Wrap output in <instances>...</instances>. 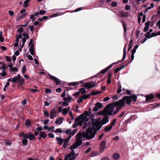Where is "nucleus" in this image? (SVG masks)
<instances>
[{
  "instance_id": "1",
  "label": "nucleus",
  "mask_w": 160,
  "mask_h": 160,
  "mask_svg": "<svg viewBox=\"0 0 160 160\" xmlns=\"http://www.w3.org/2000/svg\"><path fill=\"white\" fill-rule=\"evenodd\" d=\"M90 117L89 112H87L81 115L75 119V123L77 125L81 126L83 124V128L84 129L87 128V129L85 132L82 133L80 131L76 135V141L70 147V149L71 150L75 149L81 145L82 143V139L83 137L88 139H91L94 138L96 132L90 128L91 126V124L90 122H86L88 121Z\"/></svg>"
},
{
  "instance_id": "2",
  "label": "nucleus",
  "mask_w": 160,
  "mask_h": 160,
  "mask_svg": "<svg viewBox=\"0 0 160 160\" xmlns=\"http://www.w3.org/2000/svg\"><path fill=\"white\" fill-rule=\"evenodd\" d=\"M106 114L111 116L116 114L121 109L120 107L115 104V102L108 105L105 108Z\"/></svg>"
},
{
  "instance_id": "3",
  "label": "nucleus",
  "mask_w": 160,
  "mask_h": 160,
  "mask_svg": "<svg viewBox=\"0 0 160 160\" xmlns=\"http://www.w3.org/2000/svg\"><path fill=\"white\" fill-rule=\"evenodd\" d=\"M130 103V96H125L122 99L115 102V104L118 105L119 107H123L126 104H129Z\"/></svg>"
},
{
  "instance_id": "4",
  "label": "nucleus",
  "mask_w": 160,
  "mask_h": 160,
  "mask_svg": "<svg viewBox=\"0 0 160 160\" xmlns=\"http://www.w3.org/2000/svg\"><path fill=\"white\" fill-rule=\"evenodd\" d=\"M91 125L92 124V129L94 131H97L99 130L102 126V124L101 122L99 121H96L93 123L91 122Z\"/></svg>"
},
{
  "instance_id": "5",
  "label": "nucleus",
  "mask_w": 160,
  "mask_h": 160,
  "mask_svg": "<svg viewBox=\"0 0 160 160\" xmlns=\"http://www.w3.org/2000/svg\"><path fill=\"white\" fill-rule=\"evenodd\" d=\"M75 152L73 150L71 151L70 153L65 155L64 160H74Z\"/></svg>"
},
{
  "instance_id": "6",
  "label": "nucleus",
  "mask_w": 160,
  "mask_h": 160,
  "mask_svg": "<svg viewBox=\"0 0 160 160\" xmlns=\"http://www.w3.org/2000/svg\"><path fill=\"white\" fill-rule=\"evenodd\" d=\"M75 132H72L70 136H69L68 138L64 140L63 144V147L64 148H66L68 146V142L70 141L71 137L74 135V133Z\"/></svg>"
},
{
  "instance_id": "7",
  "label": "nucleus",
  "mask_w": 160,
  "mask_h": 160,
  "mask_svg": "<svg viewBox=\"0 0 160 160\" xmlns=\"http://www.w3.org/2000/svg\"><path fill=\"white\" fill-rule=\"evenodd\" d=\"M84 86L88 88H91L95 87L96 84L95 82H90L84 83Z\"/></svg>"
},
{
  "instance_id": "8",
  "label": "nucleus",
  "mask_w": 160,
  "mask_h": 160,
  "mask_svg": "<svg viewBox=\"0 0 160 160\" xmlns=\"http://www.w3.org/2000/svg\"><path fill=\"white\" fill-rule=\"evenodd\" d=\"M48 76H49L51 80H53L55 82L56 84L57 85H58L60 84L61 82L60 80L57 78L50 74H48Z\"/></svg>"
},
{
  "instance_id": "9",
  "label": "nucleus",
  "mask_w": 160,
  "mask_h": 160,
  "mask_svg": "<svg viewBox=\"0 0 160 160\" xmlns=\"http://www.w3.org/2000/svg\"><path fill=\"white\" fill-rule=\"evenodd\" d=\"M57 115V113L55 109L53 108L50 111V119H53L54 118L56 117Z\"/></svg>"
},
{
  "instance_id": "10",
  "label": "nucleus",
  "mask_w": 160,
  "mask_h": 160,
  "mask_svg": "<svg viewBox=\"0 0 160 160\" xmlns=\"http://www.w3.org/2000/svg\"><path fill=\"white\" fill-rule=\"evenodd\" d=\"M102 106V103L99 102H97L95 105V107L93 108V111L94 112H97L99 109L101 108Z\"/></svg>"
},
{
  "instance_id": "11",
  "label": "nucleus",
  "mask_w": 160,
  "mask_h": 160,
  "mask_svg": "<svg viewBox=\"0 0 160 160\" xmlns=\"http://www.w3.org/2000/svg\"><path fill=\"white\" fill-rule=\"evenodd\" d=\"M117 15L118 16H120L122 18H127L128 17L129 15V13H128V12L119 11L118 12Z\"/></svg>"
},
{
  "instance_id": "12",
  "label": "nucleus",
  "mask_w": 160,
  "mask_h": 160,
  "mask_svg": "<svg viewBox=\"0 0 160 160\" xmlns=\"http://www.w3.org/2000/svg\"><path fill=\"white\" fill-rule=\"evenodd\" d=\"M106 146V142L104 141H102L99 147V150L101 152H102L104 150Z\"/></svg>"
},
{
  "instance_id": "13",
  "label": "nucleus",
  "mask_w": 160,
  "mask_h": 160,
  "mask_svg": "<svg viewBox=\"0 0 160 160\" xmlns=\"http://www.w3.org/2000/svg\"><path fill=\"white\" fill-rule=\"evenodd\" d=\"M22 35L24 37L22 39V44L21 46V48L23 46L24 43L26 42V39H28L29 37V36L25 33H23Z\"/></svg>"
},
{
  "instance_id": "14",
  "label": "nucleus",
  "mask_w": 160,
  "mask_h": 160,
  "mask_svg": "<svg viewBox=\"0 0 160 160\" xmlns=\"http://www.w3.org/2000/svg\"><path fill=\"white\" fill-rule=\"evenodd\" d=\"M139 45H135L133 49H132V54L131 56V60H133L134 58V54L135 53L136 51V49L138 47Z\"/></svg>"
},
{
  "instance_id": "15",
  "label": "nucleus",
  "mask_w": 160,
  "mask_h": 160,
  "mask_svg": "<svg viewBox=\"0 0 160 160\" xmlns=\"http://www.w3.org/2000/svg\"><path fill=\"white\" fill-rule=\"evenodd\" d=\"M75 132V133H74V135L77 132V129H76L73 130L72 131L71 129H67L65 131H64V132L67 135H69V136H70L71 135V133L73 132Z\"/></svg>"
},
{
  "instance_id": "16",
  "label": "nucleus",
  "mask_w": 160,
  "mask_h": 160,
  "mask_svg": "<svg viewBox=\"0 0 160 160\" xmlns=\"http://www.w3.org/2000/svg\"><path fill=\"white\" fill-rule=\"evenodd\" d=\"M108 118V117L107 116H104L102 118L101 121L100 122L102 124V125L106 124L109 121Z\"/></svg>"
},
{
  "instance_id": "17",
  "label": "nucleus",
  "mask_w": 160,
  "mask_h": 160,
  "mask_svg": "<svg viewBox=\"0 0 160 160\" xmlns=\"http://www.w3.org/2000/svg\"><path fill=\"white\" fill-rule=\"evenodd\" d=\"M18 82L20 84L22 85L24 83V79L19 74H18Z\"/></svg>"
},
{
  "instance_id": "18",
  "label": "nucleus",
  "mask_w": 160,
  "mask_h": 160,
  "mask_svg": "<svg viewBox=\"0 0 160 160\" xmlns=\"http://www.w3.org/2000/svg\"><path fill=\"white\" fill-rule=\"evenodd\" d=\"M146 101L149 102V100H152L154 98V96L152 94H150L149 95H147L146 96Z\"/></svg>"
},
{
  "instance_id": "19",
  "label": "nucleus",
  "mask_w": 160,
  "mask_h": 160,
  "mask_svg": "<svg viewBox=\"0 0 160 160\" xmlns=\"http://www.w3.org/2000/svg\"><path fill=\"white\" fill-rule=\"evenodd\" d=\"M63 120V119L62 117H59L56 119L55 123L56 124L61 125L62 123Z\"/></svg>"
},
{
  "instance_id": "20",
  "label": "nucleus",
  "mask_w": 160,
  "mask_h": 160,
  "mask_svg": "<svg viewBox=\"0 0 160 160\" xmlns=\"http://www.w3.org/2000/svg\"><path fill=\"white\" fill-rule=\"evenodd\" d=\"M150 23L151 22L149 21L145 23V26L143 29L144 32H146L148 30L149 28V26Z\"/></svg>"
},
{
  "instance_id": "21",
  "label": "nucleus",
  "mask_w": 160,
  "mask_h": 160,
  "mask_svg": "<svg viewBox=\"0 0 160 160\" xmlns=\"http://www.w3.org/2000/svg\"><path fill=\"white\" fill-rule=\"evenodd\" d=\"M25 17V15H21L20 13H19L18 14L17 17H16V20L19 21L21 19H23Z\"/></svg>"
},
{
  "instance_id": "22",
  "label": "nucleus",
  "mask_w": 160,
  "mask_h": 160,
  "mask_svg": "<svg viewBox=\"0 0 160 160\" xmlns=\"http://www.w3.org/2000/svg\"><path fill=\"white\" fill-rule=\"evenodd\" d=\"M118 90H117L116 92L117 93H120L122 91V86L120 82H118Z\"/></svg>"
},
{
  "instance_id": "23",
  "label": "nucleus",
  "mask_w": 160,
  "mask_h": 160,
  "mask_svg": "<svg viewBox=\"0 0 160 160\" xmlns=\"http://www.w3.org/2000/svg\"><path fill=\"white\" fill-rule=\"evenodd\" d=\"M29 51L30 53L32 55H34L35 54L34 48L33 46H31L29 48Z\"/></svg>"
},
{
  "instance_id": "24",
  "label": "nucleus",
  "mask_w": 160,
  "mask_h": 160,
  "mask_svg": "<svg viewBox=\"0 0 160 160\" xmlns=\"http://www.w3.org/2000/svg\"><path fill=\"white\" fill-rule=\"evenodd\" d=\"M56 139L59 142L58 144L60 145H62L63 142L64 141V140L60 137H57Z\"/></svg>"
},
{
  "instance_id": "25",
  "label": "nucleus",
  "mask_w": 160,
  "mask_h": 160,
  "mask_svg": "<svg viewBox=\"0 0 160 160\" xmlns=\"http://www.w3.org/2000/svg\"><path fill=\"white\" fill-rule=\"evenodd\" d=\"M137 97L136 95H131V103L132 101H133L134 102L136 101Z\"/></svg>"
},
{
  "instance_id": "26",
  "label": "nucleus",
  "mask_w": 160,
  "mask_h": 160,
  "mask_svg": "<svg viewBox=\"0 0 160 160\" xmlns=\"http://www.w3.org/2000/svg\"><path fill=\"white\" fill-rule=\"evenodd\" d=\"M39 136L40 138H45L47 136L45 132H40L39 134Z\"/></svg>"
},
{
  "instance_id": "27",
  "label": "nucleus",
  "mask_w": 160,
  "mask_h": 160,
  "mask_svg": "<svg viewBox=\"0 0 160 160\" xmlns=\"http://www.w3.org/2000/svg\"><path fill=\"white\" fill-rule=\"evenodd\" d=\"M70 109V108L69 107H68L67 108H64L63 109L62 114L63 115H66L67 114L69 110Z\"/></svg>"
},
{
  "instance_id": "28",
  "label": "nucleus",
  "mask_w": 160,
  "mask_h": 160,
  "mask_svg": "<svg viewBox=\"0 0 160 160\" xmlns=\"http://www.w3.org/2000/svg\"><path fill=\"white\" fill-rule=\"evenodd\" d=\"M112 126H108L106 127L104 129V130L105 131V132H108V131H110L112 128Z\"/></svg>"
},
{
  "instance_id": "29",
  "label": "nucleus",
  "mask_w": 160,
  "mask_h": 160,
  "mask_svg": "<svg viewBox=\"0 0 160 160\" xmlns=\"http://www.w3.org/2000/svg\"><path fill=\"white\" fill-rule=\"evenodd\" d=\"M120 157L119 154L118 153H115L113 155V158L115 160H117Z\"/></svg>"
},
{
  "instance_id": "30",
  "label": "nucleus",
  "mask_w": 160,
  "mask_h": 160,
  "mask_svg": "<svg viewBox=\"0 0 160 160\" xmlns=\"http://www.w3.org/2000/svg\"><path fill=\"white\" fill-rule=\"evenodd\" d=\"M63 99L65 101L69 102L71 101L72 98L69 95H68L67 97H64Z\"/></svg>"
},
{
  "instance_id": "31",
  "label": "nucleus",
  "mask_w": 160,
  "mask_h": 160,
  "mask_svg": "<svg viewBox=\"0 0 160 160\" xmlns=\"http://www.w3.org/2000/svg\"><path fill=\"white\" fill-rule=\"evenodd\" d=\"M29 140L30 141L34 140L35 138V137L33 134L31 133H29Z\"/></svg>"
},
{
  "instance_id": "32",
  "label": "nucleus",
  "mask_w": 160,
  "mask_h": 160,
  "mask_svg": "<svg viewBox=\"0 0 160 160\" xmlns=\"http://www.w3.org/2000/svg\"><path fill=\"white\" fill-rule=\"evenodd\" d=\"M30 1V0H26L24 2L23 5V6L24 8H27L28 5V3Z\"/></svg>"
},
{
  "instance_id": "33",
  "label": "nucleus",
  "mask_w": 160,
  "mask_h": 160,
  "mask_svg": "<svg viewBox=\"0 0 160 160\" xmlns=\"http://www.w3.org/2000/svg\"><path fill=\"white\" fill-rule=\"evenodd\" d=\"M18 75L17 76L14 77L12 79L11 82L12 83L15 82L17 81L18 82Z\"/></svg>"
},
{
  "instance_id": "34",
  "label": "nucleus",
  "mask_w": 160,
  "mask_h": 160,
  "mask_svg": "<svg viewBox=\"0 0 160 160\" xmlns=\"http://www.w3.org/2000/svg\"><path fill=\"white\" fill-rule=\"evenodd\" d=\"M26 10L24 9H23L22 10H21L20 12V13L21 14V15H25V17L27 16V15L28 14V12H25Z\"/></svg>"
},
{
  "instance_id": "35",
  "label": "nucleus",
  "mask_w": 160,
  "mask_h": 160,
  "mask_svg": "<svg viewBox=\"0 0 160 160\" xmlns=\"http://www.w3.org/2000/svg\"><path fill=\"white\" fill-rule=\"evenodd\" d=\"M52 132H55V133L59 132V133H61L63 132L64 131L62 130L61 128H59L55 130V131H54V130Z\"/></svg>"
},
{
  "instance_id": "36",
  "label": "nucleus",
  "mask_w": 160,
  "mask_h": 160,
  "mask_svg": "<svg viewBox=\"0 0 160 160\" xmlns=\"http://www.w3.org/2000/svg\"><path fill=\"white\" fill-rule=\"evenodd\" d=\"M18 70V68L16 67H12L10 69H9V71L10 72H17Z\"/></svg>"
},
{
  "instance_id": "37",
  "label": "nucleus",
  "mask_w": 160,
  "mask_h": 160,
  "mask_svg": "<svg viewBox=\"0 0 160 160\" xmlns=\"http://www.w3.org/2000/svg\"><path fill=\"white\" fill-rule=\"evenodd\" d=\"M44 114L46 118H47L49 117L50 116V114L49 112L47 111H45L44 112Z\"/></svg>"
},
{
  "instance_id": "38",
  "label": "nucleus",
  "mask_w": 160,
  "mask_h": 160,
  "mask_svg": "<svg viewBox=\"0 0 160 160\" xmlns=\"http://www.w3.org/2000/svg\"><path fill=\"white\" fill-rule=\"evenodd\" d=\"M90 95L88 94L87 95H83L81 97L83 98V99H86L90 97Z\"/></svg>"
},
{
  "instance_id": "39",
  "label": "nucleus",
  "mask_w": 160,
  "mask_h": 160,
  "mask_svg": "<svg viewBox=\"0 0 160 160\" xmlns=\"http://www.w3.org/2000/svg\"><path fill=\"white\" fill-rule=\"evenodd\" d=\"M97 113L98 115H105V114H106V113L105 112V109L104 111H99Z\"/></svg>"
},
{
  "instance_id": "40",
  "label": "nucleus",
  "mask_w": 160,
  "mask_h": 160,
  "mask_svg": "<svg viewBox=\"0 0 160 160\" xmlns=\"http://www.w3.org/2000/svg\"><path fill=\"white\" fill-rule=\"evenodd\" d=\"M145 36L146 38H151V35H150V33L148 32H147L145 35Z\"/></svg>"
},
{
  "instance_id": "41",
  "label": "nucleus",
  "mask_w": 160,
  "mask_h": 160,
  "mask_svg": "<svg viewBox=\"0 0 160 160\" xmlns=\"http://www.w3.org/2000/svg\"><path fill=\"white\" fill-rule=\"evenodd\" d=\"M79 92H80L81 94H84L85 93L86 91L85 90L84 88H82L79 90Z\"/></svg>"
},
{
  "instance_id": "42",
  "label": "nucleus",
  "mask_w": 160,
  "mask_h": 160,
  "mask_svg": "<svg viewBox=\"0 0 160 160\" xmlns=\"http://www.w3.org/2000/svg\"><path fill=\"white\" fill-rule=\"evenodd\" d=\"M35 15L34 14H32L30 15V19H31L32 22H34L35 19Z\"/></svg>"
},
{
  "instance_id": "43",
  "label": "nucleus",
  "mask_w": 160,
  "mask_h": 160,
  "mask_svg": "<svg viewBox=\"0 0 160 160\" xmlns=\"http://www.w3.org/2000/svg\"><path fill=\"white\" fill-rule=\"evenodd\" d=\"M2 31L0 32V41L1 42H2L4 41V38L2 37Z\"/></svg>"
},
{
  "instance_id": "44",
  "label": "nucleus",
  "mask_w": 160,
  "mask_h": 160,
  "mask_svg": "<svg viewBox=\"0 0 160 160\" xmlns=\"http://www.w3.org/2000/svg\"><path fill=\"white\" fill-rule=\"evenodd\" d=\"M126 48L124 47L123 48V57L122 59V60H124V59L125 58L126 56Z\"/></svg>"
},
{
  "instance_id": "45",
  "label": "nucleus",
  "mask_w": 160,
  "mask_h": 160,
  "mask_svg": "<svg viewBox=\"0 0 160 160\" xmlns=\"http://www.w3.org/2000/svg\"><path fill=\"white\" fill-rule=\"evenodd\" d=\"M22 143L23 145H27L28 144V141L26 139H23L22 141Z\"/></svg>"
},
{
  "instance_id": "46",
  "label": "nucleus",
  "mask_w": 160,
  "mask_h": 160,
  "mask_svg": "<svg viewBox=\"0 0 160 160\" xmlns=\"http://www.w3.org/2000/svg\"><path fill=\"white\" fill-rule=\"evenodd\" d=\"M78 84V83L76 82H72L68 84V85L69 86H75L76 85H77Z\"/></svg>"
},
{
  "instance_id": "47",
  "label": "nucleus",
  "mask_w": 160,
  "mask_h": 160,
  "mask_svg": "<svg viewBox=\"0 0 160 160\" xmlns=\"http://www.w3.org/2000/svg\"><path fill=\"white\" fill-rule=\"evenodd\" d=\"M0 75H1L3 77L5 76L6 75V73L5 70H2V72L0 73Z\"/></svg>"
},
{
  "instance_id": "48",
  "label": "nucleus",
  "mask_w": 160,
  "mask_h": 160,
  "mask_svg": "<svg viewBox=\"0 0 160 160\" xmlns=\"http://www.w3.org/2000/svg\"><path fill=\"white\" fill-rule=\"evenodd\" d=\"M48 18V17L47 16H43L42 18H39L38 19V20H39L40 21H42L44 20H45L46 19H47Z\"/></svg>"
},
{
  "instance_id": "49",
  "label": "nucleus",
  "mask_w": 160,
  "mask_h": 160,
  "mask_svg": "<svg viewBox=\"0 0 160 160\" xmlns=\"http://www.w3.org/2000/svg\"><path fill=\"white\" fill-rule=\"evenodd\" d=\"M5 59L6 61L8 62H10L11 60V58L10 57L8 56H6L5 57Z\"/></svg>"
},
{
  "instance_id": "50",
  "label": "nucleus",
  "mask_w": 160,
  "mask_h": 160,
  "mask_svg": "<svg viewBox=\"0 0 160 160\" xmlns=\"http://www.w3.org/2000/svg\"><path fill=\"white\" fill-rule=\"evenodd\" d=\"M7 66L5 64L2 65L0 67V69H2L3 70H5Z\"/></svg>"
},
{
  "instance_id": "51",
  "label": "nucleus",
  "mask_w": 160,
  "mask_h": 160,
  "mask_svg": "<svg viewBox=\"0 0 160 160\" xmlns=\"http://www.w3.org/2000/svg\"><path fill=\"white\" fill-rule=\"evenodd\" d=\"M25 125L27 126H28L31 124V122L29 120H27L25 122Z\"/></svg>"
},
{
  "instance_id": "52",
  "label": "nucleus",
  "mask_w": 160,
  "mask_h": 160,
  "mask_svg": "<svg viewBox=\"0 0 160 160\" xmlns=\"http://www.w3.org/2000/svg\"><path fill=\"white\" fill-rule=\"evenodd\" d=\"M5 143L7 145H10L11 144V142L9 140H7L5 141Z\"/></svg>"
},
{
  "instance_id": "53",
  "label": "nucleus",
  "mask_w": 160,
  "mask_h": 160,
  "mask_svg": "<svg viewBox=\"0 0 160 160\" xmlns=\"http://www.w3.org/2000/svg\"><path fill=\"white\" fill-rule=\"evenodd\" d=\"M23 31V29L22 28H18L17 30V31L19 33H21Z\"/></svg>"
},
{
  "instance_id": "54",
  "label": "nucleus",
  "mask_w": 160,
  "mask_h": 160,
  "mask_svg": "<svg viewBox=\"0 0 160 160\" xmlns=\"http://www.w3.org/2000/svg\"><path fill=\"white\" fill-rule=\"evenodd\" d=\"M116 119H115V118L113 120L112 122L111 123V126H112H112L115 125V124L116 123Z\"/></svg>"
},
{
  "instance_id": "55",
  "label": "nucleus",
  "mask_w": 160,
  "mask_h": 160,
  "mask_svg": "<svg viewBox=\"0 0 160 160\" xmlns=\"http://www.w3.org/2000/svg\"><path fill=\"white\" fill-rule=\"evenodd\" d=\"M117 5V3L116 2H113L111 4V6L112 7H115Z\"/></svg>"
},
{
  "instance_id": "56",
  "label": "nucleus",
  "mask_w": 160,
  "mask_h": 160,
  "mask_svg": "<svg viewBox=\"0 0 160 160\" xmlns=\"http://www.w3.org/2000/svg\"><path fill=\"white\" fill-rule=\"evenodd\" d=\"M83 99V98H82V97H81L78 99L77 101V102L78 103H80L82 101Z\"/></svg>"
},
{
  "instance_id": "57",
  "label": "nucleus",
  "mask_w": 160,
  "mask_h": 160,
  "mask_svg": "<svg viewBox=\"0 0 160 160\" xmlns=\"http://www.w3.org/2000/svg\"><path fill=\"white\" fill-rule=\"evenodd\" d=\"M26 70V67L25 66H23L22 68V72L23 74L25 73V72Z\"/></svg>"
},
{
  "instance_id": "58",
  "label": "nucleus",
  "mask_w": 160,
  "mask_h": 160,
  "mask_svg": "<svg viewBox=\"0 0 160 160\" xmlns=\"http://www.w3.org/2000/svg\"><path fill=\"white\" fill-rule=\"evenodd\" d=\"M146 0H136V2L137 3L139 4L141 2H144Z\"/></svg>"
},
{
  "instance_id": "59",
  "label": "nucleus",
  "mask_w": 160,
  "mask_h": 160,
  "mask_svg": "<svg viewBox=\"0 0 160 160\" xmlns=\"http://www.w3.org/2000/svg\"><path fill=\"white\" fill-rule=\"evenodd\" d=\"M29 133L28 134L26 133L24 134L23 138H25L24 139H28L29 137Z\"/></svg>"
},
{
  "instance_id": "60",
  "label": "nucleus",
  "mask_w": 160,
  "mask_h": 160,
  "mask_svg": "<svg viewBox=\"0 0 160 160\" xmlns=\"http://www.w3.org/2000/svg\"><path fill=\"white\" fill-rule=\"evenodd\" d=\"M46 12V11L44 10H40L39 11V14L41 15H43Z\"/></svg>"
},
{
  "instance_id": "61",
  "label": "nucleus",
  "mask_w": 160,
  "mask_h": 160,
  "mask_svg": "<svg viewBox=\"0 0 160 160\" xmlns=\"http://www.w3.org/2000/svg\"><path fill=\"white\" fill-rule=\"evenodd\" d=\"M43 124L44 125H45L49 123V119H46L45 120H43Z\"/></svg>"
},
{
  "instance_id": "62",
  "label": "nucleus",
  "mask_w": 160,
  "mask_h": 160,
  "mask_svg": "<svg viewBox=\"0 0 160 160\" xmlns=\"http://www.w3.org/2000/svg\"><path fill=\"white\" fill-rule=\"evenodd\" d=\"M34 44V42L33 41V40L32 39L30 40L29 43V46H31L32 45V46H33Z\"/></svg>"
},
{
  "instance_id": "63",
  "label": "nucleus",
  "mask_w": 160,
  "mask_h": 160,
  "mask_svg": "<svg viewBox=\"0 0 160 160\" xmlns=\"http://www.w3.org/2000/svg\"><path fill=\"white\" fill-rule=\"evenodd\" d=\"M108 70L106 68L102 70L101 72L100 73H102L104 74L106 73Z\"/></svg>"
},
{
  "instance_id": "64",
  "label": "nucleus",
  "mask_w": 160,
  "mask_h": 160,
  "mask_svg": "<svg viewBox=\"0 0 160 160\" xmlns=\"http://www.w3.org/2000/svg\"><path fill=\"white\" fill-rule=\"evenodd\" d=\"M45 92L47 93H50L52 92L51 90L48 88L46 89L45 90Z\"/></svg>"
}]
</instances>
